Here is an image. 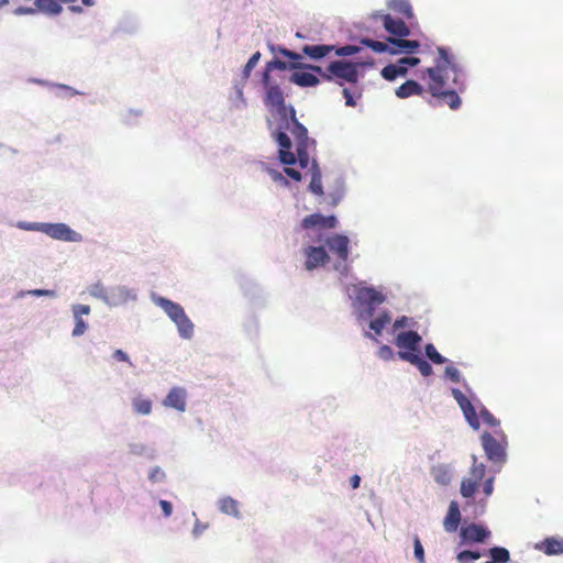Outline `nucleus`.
Returning a JSON list of instances; mask_svg holds the SVG:
<instances>
[{
  "label": "nucleus",
  "mask_w": 563,
  "mask_h": 563,
  "mask_svg": "<svg viewBox=\"0 0 563 563\" xmlns=\"http://www.w3.org/2000/svg\"><path fill=\"white\" fill-rule=\"evenodd\" d=\"M271 76L263 73V84L265 88L264 104L272 112L279 117V123L276 129L267 119L268 129L272 130V137L278 143V158L282 164L294 165L298 162L300 168L305 169L309 165V150L316 146V141L308 136V130L301 124L292 106H286L284 91L282 88L269 82Z\"/></svg>",
  "instance_id": "f257e3e1"
},
{
  "label": "nucleus",
  "mask_w": 563,
  "mask_h": 563,
  "mask_svg": "<svg viewBox=\"0 0 563 563\" xmlns=\"http://www.w3.org/2000/svg\"><path fill=\"white\" fill-rule=\"evenodd\" d=\"M437 52L434 66L428 67L422 77L423 79L426 76L428 77L427 91L440 103L448 104L452 110H457L462 104L457 90L465 89L461 69L448 48L438 47Z\"/></svg>",
  "instance_id": "f03ea898"
},
{
  "label": "nucleus",
  "mask_w": 563,
  "mask_h": 563,
  "mask_svg": "<svg viewBox=\"0 0 563 563\" xmlns=\"http://www.w3.org/2000/svg\"><path fill=\"white\" fill-rule=\"evenodd\" d=\"M158 305L164 309L167 316L176 323L180 336L190 339L194 333V324L185 313L184 308L172 300L159 298Z\"/></svg>",
  "instance_id": "7ed1b4c3"
},
{
  "label": "nucleus",
  "mask_w": 563,
  "mask_h": 563,
  "mask_svg": "<svg viewBox=\"0 0 563 563\" xmlns=\"http://www.w3.org/2000/svg\"><path fill=\"white\" fill-rule=\"evenodd\" d=\"M497 438L489 432L481 437L482 445L488 460L503 463L506 460L507 437L503 431H496Z\"/></svg>",
  "instance_id": "20e7f679"
},
{
  "label": "nucleus",
  "mask_w": 563,
  "mask_h": 563,
  "mask_svg": "<svg viewBox=\"0 0 563 563\" xmlns=\"http://www.w3.org/2000/svg\"><path fill=\"white\" fill-rule=\"evenodd\" d=\"M385 296L373 287H358L355 291V300L364 309L366 318H372L375 308L385 301Z\"/></svg>",
  "instance_id": "39448f33"
},
{
  "label": "nucleus",
  "mask_w": 563,
  "mask_h": 563,
  "mask_svg": "<svg viewBox=\"0 0 563 563\" xmlns=\"http://www.w3.org/2000/svg\"><path fill=\"white\" fill-rule=\"evenodd\" d=\"M358 64L346 60H334L329 64V70L334 75L335 82L343 86L344 82L356 85L358 82Z\"/></svg>",
  "instance_id": "423d86ee"
},
{
  "label": "nucleus",
  "mask_w": 563,
  "mask_h": 563,
  "mask_svg": "<svg viewBox=\"0 0 563 563\" xmlns=\"http://www.w3.org/2000/svg\"><path fill=\"white\" fill-rule=\"evenodd\" d=\"M44 234L53 240L62 242L80 243L84 241L81 233L75 231L64 222H46Z\"/></svg>",
  "instance_id": "0eeeda50"
},
{
  "label": "nucleus",
  "mask_w": 563,
  "mask_h": 563,
  "mask_svg": "<svg viewBox=\"0 0 563 563\" xmlns=\"http://www.w3.org/2000/svg\"><path fill=\"white\" fill-rule=\"evenodd\" d=\"M486 473V466L483 463H477L474 459V463L471 467L470 477L464 478L461 483V495L464 498H471L476 493L479 483L483 481Z\"/></svg>",
  "instance_id": "6e6552de"
},
{
  "label": "nucleus",
  "mask_w": 563,
  "mask_h": 563,
  "mask_svg": "<svg viewBox=\"0 0 563 563\" xmlns=\"http://www.w3.org/2000/svg\"><path fill=\"white\" fill-rule=\"evenodd\" d=\"M327 246L329 250L335 254V256L340 260V262L344 263L342 266V272L347 271V266L345 265V262L349 258V245L350 240L346 235L343 234H334L327 239L325 241Z\"/></svg>",
  "instance_id": "1a4fd4ad"
},
{
  "label": "nucleus",
  "mask_w": 563,
  "mask_h": 563,
  "mask_svg": "<svg viewBox=\"0 0 563 563\" xmlns=\"http://www.w3.org/2000/svg\"><path fill=\"white\" fill-rule=\"evenodd\" d=\"M460 536L462 543H482L490 536V531L481 525L470 523L461 528Z\"/></svg>",
  "instance_id": "9d476101"
},
{
  "label": "nucleus",
  "mask_w": 563,
  "mask_h": 563,
  "mask_svg": "<svg viewBox=\"0 0 563 563\" xmlns=\"http://www.w3.org/2000/svg\"><path fill=\"white\" fill-rule=\"evenodd\" d=\"M136 290L129 289L125 286L110 287L107 306L118 307L126 303L129 300H136Z\"/></svg>",
  "instance_id": "9b49d317"
},
{
  "label": "nucleus",
  "mask_w": 563,
  "mask_h": 563,
  "mask_svg": "<svg viewBox=\"0 0 563 563\" xmlns=\"http://www.w3.org/2000/svg\"><path fill=\"white\" fill-rule=\"evenodd\" d=\"M338 220L334 216H323L321 213H312L305 217L301 221L302 229H334Z\"/></svg>",
  "instance_id": "f8f14e48"
},
{
  "label": "nucleus",
  "mask_w": 563,
  "mask_h": 563,
  "mask_svg": "<svg viewBox=\"0 0 563 563\" xmlns=\"http://www.w3.org/2000/svg\"><path fill=\"white\" fill-rule=\"evenodd\" d=\"M305 255L307 257L305 266L308 271L322 266L330 260L323 246H308L305 250Z\"/></svg>",
  "instance_id": "ddd939ff"
},
{
  "label": "nucleus",
  "mask_w": 563,
  "mask_h": 563,
  "mask_svg": "<svg viewBox=\"0 0 563 563\" xmlns=\"http://www.w3.org/2000/svg\"><path fill=\"white\" fill-rule=\"evenodd\" d=\"M421 336L416 331H406L397 334L395 344L399 349L407 350L406 352L417 353L419 351V344Z\"/></svg>",
  "instance_id": "4468645a"
},
{
  "label": "nucleus",
  "mask_w": 563,
  "mask_h": 563,
  "mask_svg": "<svg viewBox=\"0 0 563 563\" xmlns=\"http://www.w3.org/2000/svg\"><path fill=\"white\" fill-rule=\"evenodd\" d=\"M383 24L385 30L395 36L406 37L410 34V30L407 24L399 19H394L390 14L383 16Z\"/></svg>",
  "instance_id": "2eb2a0df"
},
{
  "label": "nucleus",
  "mask_w": 563,
  "mask_h": 563,
  "mask_svg": "<svg viewBox=\"0 0 563 563\" xmlns=\"http://www.w3.org/2000/svg\"><path fill=\"white\" fill-rule=\"evenodd\" d=\"M62 3H74V0H34L37 11L51 16L62 13Z\"/></svg>",
  "instance_id": "dca6fc26"
},
{
  "label": "nucleus",
  "mask_w": 563,
  "mask_h": 563,
  "mask_svg": "<svg viewBox=\"0 0 563 563\" xmlns=\"http://www.w3.org/2000/svg\"><path fill=\"white\" fill-rule=\"evenodd\" d=\"M387 41L391 45L389 53L393 55L398 53H412L420 46L418 41L406 40L404 37H388Z\"/></svg>",
  "instance_id": "f3484780"
},
{
  "label": "nucleus",
  "mask_w": 563,
  "mask_h": 563,
  "mask_svg": "<svg viewBox=\"0 0 563 563\" xmlns=\"http://www.w3.org/2000/svg\"><path fill=\"white\" fill-rule=\"evenodd\" d=\"M164 405L172 407L178 411H185L186 409V391L184 388L174 387L164 400Z\"/></svg>",
  "instance_id": "a211bd4d"
},
{
  "label": "nucleus",
  "mask_w": 563,
  "mask_h": 563,
  "mask_svg": "<svg viewBox=\"0 0 563 563\" xmlns=\"http://www.w3.org/2000/svg\"><path fill=\"white\" fill-rule=\"evenodd\" d=\"M398 355L401 360L415 365L424 377L433 373L431 365L417 353L399 352Z\"/></svg>",
  "instance_id": "6ab92c4d"
},
{
  "label": "nucleus",
  "mask_w": 563,
  "mask_h": 563,
  "mask_svg": "<svg viewBox=\"0 0 563 563\" xmlns=\"http://www.w3.org/2000/svg\"><path fill=\"white\" fill-rule=\"evenodd\" d=\"M461 521L460 507L456 501H451L448 514L443 520V527L446 532H455Z\"/></svg>",
  "instance_id": "aec40b11"
},
{
  "label": "nucleus",
  "mask_w": 563,
  "mask_h": 563,
  "mask_svg": "<svg viewBox=\"0 0 563 563\" xmlns=\"http://www.w3.org/2000/svg\"><path fill=\"white\" fill-rule=\"evenodd\" d=\"M423 92V87L418 81L411 79L405 81L395 91L399 99H406L412 96H422Z\"/></svg>",
  "instance_id": "412c9836"
},
{
  "label": "nucleus",
  "mask_w": 563,
  "mask_h": 563,
  "mask_svg": "<svg viewBox=\"0 0 563 563\" xmlns=\"http://www.w3.org/2000/svg\"><path fill=\"white\" fill-rule=\"evenodd\" d=\"M537 549L547 555H559L563 553V538L550 537L537 544Z\"/></svg>",
  "instance_id": "4be33fe9"
},
{
  "label": "nucleus",
  "mask_w": 563,
  "mask_h": 563,
  "mask_svg": "<svg viewBox=\"0 0 563 563\" xmlns=\"http://www.w3.org/2000/svg\"><path fill=\"white\" fill-rule=\"evenodd\" d=\"M335 47L333 45H305L302 53L311 59H321L329 55Z\"/></svg>",
  "instance_id": "5701e85b"
},
{
  "label": "nucleus",
  "mask_w": 563,
  "mask_h": 563,
  "mask_svg": "<svg viewBox=\"0 0 563 563\" xmlns=\"http://www.w3.org/2000/svg\"><path fill=\"white\" fill-rule=\"evenodd\" d=\"M290 81L300 87H313L319 84V78L308 71H295L290 77Z\"/></svg>",
  "instance_id": "b1692460"
},
{
  "label": "nucleus",
  "mask_w": 563,
  "mask_h": 563,
  "mask_svg": "<svg viewBox=\"0 0 563 563\" xmlns=\"http://www.w3.org/2000/svg\"><path fill=\"white\" fill-rule=\"evenodd\" d=\"M137 14L125 13L119 22L118 31L126 34H132L137 31Z\"/></svg>",
  "instance_id": "393cba45"
},
{
  "label": "nucleus",
  "mask_w": 563,
  "mask_h": 563,
  "mask_svg": "<svg viewBox=\"0 0 563 563\" xmlns=\"http://www.w3.org/2000/svg\"><path fill=\"white\" fill-rule=\"evenodd\" d=\"M431 474L433 476V479L442 486L450 484L452 478V472L450 467L444 464L433 466L431 470Z\"/></svg>",
  "instance_id": "a878e982"
},
{
  "label": "nucleus",
  "mask_w": 563,
  "mask_h": 563,
  "mask_svg": "<svg viewBox=\"0 0 563 563\" xmlns=\"http://www.w3.org/2000/svg\"><path fill=\"white\" fill-rule=\"evenodd\" d=\"M311 180L309 184V189L318 196L323 195L322 181H321V172L316 161L311 164Z\"/></svg>",
  "instance_id": "bb28decb"
},
{
  "label": "nucleus",
  "mask_w": 563,
  "mask_h": 563,
  "mask_svg": "<svg viewBox=\"0 0 563 563\" xmlns=\"http://www.w3.org/2000/svg\"><path fill=\"white\" fill-rule=\"evenodd\" d=\"M388 8L406 19H412L413 12L408 0H389Z\"/></svg>",
  "instance_id": "cd10ccee"
},
{
  "label": "nucleus",
  "mask_w": 563,
  "mask_h": 563,
  "mask_svg": "<svg viewBox=\"0 0 563 563\" xmlns=\"http://www.w3.org/2000/svg\"><path fill=\"white\" fill-rule=\"evenodd\" d=\"M490 561L484 563H508L510 561V553L506 548L494 547L488 550Z\"/></svg>",
  "instance_id": "c85d7f7f"
},
{
  "label": "nucleus",
  "mask_w": 563,
  "mask_h": 563,
  "mask_svg": "<svg viewBox=\"0 0 563 563\" xmlns=\"http://www.w3.org/2000/svg\"><path fill=\"white\" fill-rule=\"evenodd\" d=\"M219 508L223 514L234 517H238L240 514L238 501L231 497L222 498L219 503Z\"/></svg>",
  "instance_id": "c756f323"
},
{
  "label": "nucleus",
  "mask_w": 563,
  "mask_h": 563,
  "mask_svg": "<svg viewBox=\"0 0 563 563\" xmlns=\"http://www.w3.org/2000/svg\"><path fill=\"white\" fill-rule=\"evenodd\" d=\"M90 296L102 300L106 305L108 302L109 288H106L100 283L93 284L89 289Z\"/></svg>",
  "instance_id": "7c9ffc66"
},
{
  "label": "nucleus",
  "mask_w": 563,
  "mask_h": 563,
  "mask_svg": "<svg viewBox=\"0 0 563 563\" xmlns=\"http://www.w3.org/2000/svg\"><path fill=\"white\" fill-rule=\"evenodd\" d=\"M361 43L363 45L372 48L376 53H384V52H388L389 53V49H390V46H388L387 43H384V42H380V41H375V40H371V38H363L361 41Z\"/></svg>",
  "instance_id": "2f4dec72"
},
{
  "label": "nucleus",
  "mask_w": 563,
  "mask_h": 563,
  "mask_svg": "<svg viewBox=\"0 0 563 563\" xmlns=\"http://www.w3.org/2000/svg\"><path fill=\"white\" fill-rule=\"evenodd\" d=\"M46 222L18 221L15 227L24 231H36L44 233Z\"/></svg>",
  "instance_id": "473e14b6"
},
{
  "label": "nucleus",
  "mask_w": 563,
  "mask_h": 563,
  "mask_svg": "<svg viewBox=\"0 0 563 563\" xmlns=\"http://www.w3.org/2000/svg\"><path fill=\"white\" fill-rule=\"evenodd\" d=\"M462 411H463V415H464L466 421L468 422V424L473 429L477 430L479 428V420H478V416H477L473 405H470L468 407L464 408Z\"/></svg>",
  "instance_id": "72a5a7b5"
},
{
  "label": "nucleus",
  "mask_w": 563,
  "mask_h": 563,
  "mask_svg": "<svg viewBox=\"0 0 563 563\" xmlns=\"http://www.w3.org/2000/svg\"><path fill=\"white\" fill-rule=\"evenodd\" d=\"M481 556L482 554L478 551L464 550L457 553L456 560L459 563H472L473 561L478 560Z\"/></svg>",
  "instance_id": "f704fd0d"
},
{
  "label": "nucleus",
  "mask_w": 563,
  "mask_h": 563,
  "mask_svg": "<svg viewBox=\"0 0 563 563\" xmlns=\"http://www.w3.org/2000/svg\"><path fill=\"white\" fill-rule=\"evenodd\" d=\"M426 355L427 357L433 362L434 364H443L445 363V357H443L435 349V346L431 343L426 345Z\"/></svg>",
  "instance_id": "c9c22d12"
},
{
  "label": "nucleus",
  "mask_w": 563,
  "mask_h": 563,
  "mask_svg": "<svg viewBox=\"0 0 563 563\" xmlns=\"http://www.w3.org/2000/svg\"><path fill=\"white\" fill-rule=\"evenodd\" d=\"M342 93L345 98V104L349 107H355V97H361V92L356 88L354 90H352L351 88H343Z\"/></svg>",
  "instance_id": "e433bc0d"
},
{
  "label": "nucleus",
  "mask_w": 563,
  "mask_h": 563,
  "mask_svg": "<svg viewBox=\"0 0 563 563\" xmlns=\"http://www.w3.org/2000/svg\"><path fill=\"white\" fill-rule=\"evenodd\" d=\"M260 58H261V53L260 52L254 53L250 57V59L247 60V63L245 64L244 69H243L244 78H249L250 77L252 69L257 65Z\"/></svg>",
  "instance_id": "4c0bfd02"
},
{
  "label": "nucleus",
  "mask_w": 563,
  "mask_h": 563,
  "mask_svg": "<svg viewBox=\"0 0 563 563\" xmlns=\"http://www.w3.org/2000/svg\"><path fill=\"white\" fill-rule=\"evenodd\" d=\"M75 319V327L73 329V336H80L82 335L86 330L88 329L87 322L82 319V317H74Z\"/></svg>",
  "instance_id": "58836bf2"
},
{
  "label": "nucleus",
  "mask_w": 563,
  "mask_h": 563,
  "mask_svg": "<svg viewBox=\"0 0 563 563\" xmlns=\"http://www.w3.org/2000/svg\"><path fill=\"white\" fill-rule=\"evenodd\" d=\"M452 396L456 400L462 410L472 405L470 399L457 388L452 389Z\"/></svg>",
  "instance_id": "ea45409f"
},
{
  "label": "nucleus",
  "mask_w": 563,
  "mask_h": 563,
  "mask_svg": "<svg viewBox=\"0 0 563 563\" xmlns=\"http://www.w3.org/2000/svg\"><path fill=\"white\" fill-rule=\"evenodd\" d=\"M413 550H415V556L418 560V562L426 563L423 547H422L421 541L418 536H415V538H413Z\"/></svg>",
  "instance_id": "a19ab883"
},
{
  "label": "nucleus",
  "mask_w": 563,
  "mask_h": 563,
  "mask_svg": "<svg viewBox=\"0 0 563 563\" xmlns=\"http://www.w3.org/2000/svg\"><path fill=\"white\" fill-rule=\"evenodd\" d=\"M306 67L311 69L312 71L320 74L321 78L327 81L335 80L334 75H332V73L329 70V66L327 67L325 70H322L320 66L314 65H307Z\"/></svg>",
  "instance_id": "79ce46f5"
},
{
  "label": "nucleus",
  "mask_w": 563,
  "mask_h": 563,
  "mask_svg": "<svg viewBox=\"0 0 563 563\" xmlns=\"http://www.w3.org/2000/svg\"><path fill=\"white\" fill-rule=\"evenodd\" d=\"M380 75L384 79H386L388 81L395 80L398 77L396 74V65L389 64V65L385 66L382 69Z\"/></svg>",
  "instance_id": "37998d69"
},
{
  "label": "nucleus",
  "mask_w": 563,
  "mask_h": 563,
  "mask_svg": "<svg viewBox=\"0 0 563 563\" xmlns=\"http://www.w3.org/2000/svg\"><path fill=\"white\" fill-rule=\"evenodd\" d=\"M481 415V418L483 419V421L490 426V427H498L499 426V420H497L493 413H490L486 408H483L479 412Z\"/></svg>",
  "instance_id": "c03bdc74"
},
{
  "label": "nucleus",
  "mask_w": 563,
  "mask_h": 563,
  "mask_svg": "<svg viewBox=\"0 0 563 563\" xmlns=\"http://www.w3.org/2000/svg\"><path fill=\"white\" fill-rule=\"evenodd\" d=\"M27 292H29V295L34 296V297H49V298L57 297V292L53 289L35 288V289L27 290Z\"/></svg>",
  "instance_id": "a18cd8bd"
},
{
  "label": "nucleus",
  "mask_w": 563,
  "mask_h": 563,
  "mask_svg": "<svg viewBox=\"0 0 563 563\" xmlns=\"http://www.w3.org/2000/svg\"><path fill=\"white\" fill-rule=\"evenodd\" d=\"M360 51V47L355 45H345L335 49V54L338 56H351L356 54Z\"/></svg>",
  "instance_id": "49530a36"
},
{
  "label": "nucleus",
  "mask_w": 563,
  "mask_h": 563,
  "mask_svg": "<svg viewBox=\"0 0 563 563\" xmlns=\"http://www.w3.org/2000/svg\"><path fill=\"white\" fill-rule=\"evenodd\" d=\"M287 67L288 66L285 62L280 60V59H273L266 64L264 73H267L269 75L271 70L274 68L279 69V70H285Z\"/></svg>",
  "instance_id": "de8ad7c7"
},
{
  "label": "nucleus",
  "mask_w": 563,
  "mask_h": 563,
  "mask_svg": "<svg viewBox=\"0 0 563 563\" xmlns=\"http://www.w3.org/2000/svg\"><path fill=\"white\" fill-rule=\"evenodd\" d=\"M268 174L275 183L280 184L282 186L285 187L289 186L288 179L282 173L275 169H269Z\"/></svg>",
  "instance_id": "09e8293b"
},
{
  "label": "nucleus",
  "mask_w": 563,
  "mask_h": 563,
  "mask_svg": "<svg viewBox=\"0 0 563 563\" xmlns=\"http://www.w3.org/2000/svg\"><path fill=\"white\" fill-rule=\"evenodd\" d=\"M377 355L384 361H390L394 357V352L390 346L384 344L378 349Z\"/></svg>",
  "instance_id": "8fccbe9b"
},
{
  "label": "nucleus",
  "mask_w": 563,
  "mask_h": 563,
  "mask_svg": "<svg viewBox=\"0 0 563 563\" xmlns=\"http://www.w3.org/2000/svg\"><path fill=\"white\" fill-rule=\"evenodd\" d=\"M71 311L74 317H82L84 314L90 313V307L88 305L77 303L71 306Z\"/></svg>",
  "instance_id": "3c124183"
},
{
  "label": "nucleus",
  "mask_w": 563,
  "mask_h": 563,
  "mask_svg": "<svg viewBox=\"0 0 563 563\" xmlns=\"http://www.w3.org/2000/svg\"><path fill=\"white\" fill-rule=\"evenodd\" d=\"M53 86L60 90H64L66 92L65 95H59V93L57 95L58 97H62V98L67 97V96H76V95L80 93L78 90L74 89L70 86L64 85V84H55Z\"/></svg>",
  "instance_id": "603ef678"
},
{
  "label": "nucleus",
  "mask_w": 563,
  "mask_h": 563,
  "mask_svg": "<svg viewBox=\"0 0 563 563\" xmlns=\"http://www.w3.org/2000/svg\"><path fill=\"white\" fill-rule=\"evenodd\" d=\"M385 327L386 324L377 318H374L369 322V329L373 330L376 335H380Z\"/></svg>",
  "instance_id": "864d4df0"
},
{
  "label": "nucleus",
  "mask_w": 563,
  "mask_h": 563,
  "mask_svg": "<svg viewBox=\"0 0 563 563\" xmlns=\"http://www.w3.org/2000/svg\"><path fill=\"white\" fill-rule=\"evenodd\" d=\"M445 375L454 383H460V380H461L460 372L453 366H448L445 368Z\"/></svg>",
  "instance_id": "5fc2aeb1"
},
{
  "label": "nucleus",
  "mask_w": 563,
  "mask_h": 563,
  "mask_svg": "<svg viewBox=\"0 0 563 563\" xmlns=\"http://www.w3.org/2000/svg\"><path fill=\"white\" fill-rule=\"evenodd\" d=\"M37 12V9L36 7L35 8H31V7H18L14 9L13 13L15 15H33Z\"/></svg>",
  "instance_id": "6e6d98bb"
},
{
  "label": "nucleus",
  "mask_w": 563,
  "mask_h": 563,
  "mask_svg": "<svg viewBox=\"0 0 563 563\" xmlns=\"http://www.w3.org/2000/svg\"><path fill=\"white\" fill-rule=\"evenodd\" d=\"M286 167L284 168V173L290 177L292 180L295 181H300L302 179V176H301V173L298 172L297 169H294L291 167H289L290 165H287L285 164Z\"/></svg>",
  "instance_id": "4d7b16f0"
},
{
  "label": "nucleus",
  "mask_w": 563,
  "mask_h": 563,
  "mask_svg": "<svg viewBox=\"0 0 563 563\" xmlns=\"http://www.w3.org/2000/svg\"><path fill=\"white\" fill-rule=\"evenodd\" d=\"M148 478H150V481H152L153 483H159V482L164 481V478H165V473H164L161 468L156 467V468H154V470L150 473Z\"/></svg>",
  "instance_id": "13d9d810"
},
{
  "label": "nucleus",
  "mask_w": 563,
  "mask_h": 563,
  "mask_svg": "<svg viewBox=\"0 0 563 563\" xmlns=\"http://www.w3.org/2000/svg\"><path fill=\"white\" fill-rule=\"evenodd\" d=\"M112 357H113L115 361H119V362H125V363H129V365H131V366H132V363L130 362V357H129V355H128L124 351H122V350H120V349H118V350H115V351L113 352Z\"/></svg>",
  "instance_id": "bf43d9fd"
},
{
  "label": "nucleus",
  "mask_w": 563,
  "mask_h": 563,
  "mask_svg": "<svg viewBox=\"0 0 563 563\" xmlns=\"http://www.w3.org/2000/svg\"><path fill=\"white\" fill-rule=\"evenodd\" d=\"M410 325V319L408 317H400L395 320L393 328L394 330L402 329Z\"/></svg>",
  "instance_id": "052dcab7"
},
{
  "label": "nucleus",
  "mask_w": 563,
  "mask_h": 563,
  "mask_svg": "<svg viewBox=\"0 0 563 563\" xmlns=\"http://www.w3.org/2000/svg\"><path fill=\"white\" fill-rule=\"evenodd\" d=\"M279 53L284 55L285 57H288L292 59L294 62H298L301 59V55L298 53H295L292 51H289L287 48H279Z\"/></svg>",
  "instance_id": "680f3d73"
},
{
  "label": "nucleus",
  "mask_w": 563,
  "mask_h": 563,
  "mask_svg": "<svg viewBox=\"0 0 563 563\" xmlns=\"http://www.w3.org/2000/svg\"><path fill=\"white\" fill-rule=\"evenodd\" d=\"M483 490L486 496H489L493 494L494 490V477H489L484 482Z\"/></svg>",
  "instance_id": "e2e57ef3"
},
{
  "label": "nucleus",
  "mask_w": 563,
  "mask_h": 563,
  "mask_svg": "<svg viewBox=\"0 0 563 563\" xmlns=\"http://www.w3.org/2000/svg\"><path fill=\"white\" fill-rule=\"evenodd\" d=\"M420 63V59L418 57H404V58H400V64H404L407 68L410 66V67H415L417 65H419Z\"/></svg>",
  "instance_id": "0e129e2a"
},
{
  "label": "nucleus",
  "mask_w": 563,
  "mask_h": 563,
  "mask_svg": "<svg viewBox=\"0 0 563 563\" xmlns=\"http://www.w3.org/2000/svg\"><path fill=\"white\" fill-rule=\"evenodd\" d=\"M159 505H161V507H162V510H163L164 516H165L166 518H167V517H169V516L172 515V512H173V506H172V504H170L169 501H167V500H161V501H159Z\"/></svg>",
  "instance_id": "69168bd1"
},
{
  "label": "nucleus",
  "mask_w": 563,
  "mask_h": 563,
  "mask_svg": "<svg viewBox=\"0 0 563 563\" xmlns=\"http://www.w3.org/2000/svg\"><path fill=\"white\" fill-rule=\"evenodd\" d=\"M395 65H396V74L398 77H404L407 75V73H408L407 67L404 64H400V59Z\"/></svg>",
  "instance_id": "338daca9"
},
{
  "label": "nucleus",
  "mask_w": 563,
  "mask_h": 563,
  "mask_svg": "<svg viewBox=\"0 0 563 563\" xmlns=\"http://www.w3.org/2000/svg\"><path fill=\"white\" fill-rule=\"evenodd\" d=\"M376 318L384 322L386 325L391 322V317L388 311L380 312Z\"/></svg>",
  "instance_id": "774afa93"
}]
</instances>
